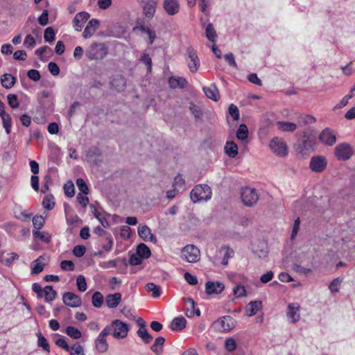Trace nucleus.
I'll return each mask as SVG.
<instances>
[{
  "label": "nucleus",
  "mask_w": 355,
  "mask_h": 355,
  "mask_svg": "<svg viewBox=\"0 0 355 355\" xmlns=\"http://www.w3.org/2000/svg\"><path fill=\"white\" fill-rule=\"evenodd\" d=\"M65 333L71 338L73 339H78L81 338L82 333L81 331L77 329L76 327H74L73 326H68L65 329Z\"/></svg>",
  "instance_id": "79ce46f5"
},
{
  "label": "nucleus",
  "mask_w": 355,
  "mask_h": 355,
  "mask_svg": "<svg viewBox=\"0 0 355 355\" xmlns=\"http://www.w3.org/2000/svg\"><path fill=\"white\" fill-rule=\"evenodd\" d=\"M262 307V303L261 301H252L250 302L245 309L246 315L248 317L254 315Z\"/></svg>",
  "instance_id": "bb28decb"
},
{
  "label": "nucleus",
  "mask_w": 355,
  "mask_h": 355,
  "mask_svg": "<svg viewBox=\"0 0 355 355\" xmlns=\"http://www.w3.org/2000/svg\"><path fill=\"white\" fill-rule=\"evenodd\" d=\"M138 234L144 241H150L153 243H157L156 236L152 233L151 230L146 225H140L138 227Z\"/></svg>",
  "instance_id": "aec40b11"
},
{
  "label": "nucleus",
  "mask_w": 355,
  "mask_h": 355,
  "mask_svg": "<svg viewBox=\"0 0 355 355\" xmlns=\"http://www.w3.org/2000/svg\"><path fill=\"white\" fill-rule=\"evenodd\" d=\"M55 343L58 347L62 348L66 352L69 350V346L64 338L58 336V338L55 340Z\"/></svg>",
  "instance_id": "680f3d73"
},
{
  "label": "nucleus",
  "mask_w": 355,
  "mask_h": 355,
  "mask_svg": "<svg viewBox=\"0 0 355 355\" xmlns=\"http://www.w3.org/2000/svg\"><path fill=\"white\" fill-rule=\"evenodd\" d=\"M146 289L148 292H151L154 297H158L161 295L160 287L153 283L147 284L146 285Z\"/></svg>",
  "instance_id": "a18cd8bd"
},
{
  "label": "nucleus",
  "mask_w": 355,
  "mask_h": 355,
  "mask_svg": "<svg viewBox=\"0 0 355 355\" xmlns=\"http://www.w3.org/2000/svg\"><path fill=\"white\" fill-rule=\"evenodd\" d=\"M100 21L96 19H92L89 21L83 33V37L85 39L90 38L98 28Z\"/></svg>",
  "instance_id": "5701e85b"
},
{
  "label": "nucleus",
  "mask_w": 355,
  "mask_h": 355,
  "mask_svg": "<svg viewBox=\"0 0 355 355\" xmlns=\"http://www.w3.org/2000/svg\"><path fill=\"white\" fill-rule=\"evenodd\" d=\"M225 153L232 158L238 155V146L234 141H227L225 146Z\"/></svg>",
  "instance_id": "72a5a7b5"
},
{
  "label": "nucleus",
  "mask_w": 355,
  "mask_h": 355,
  "mask_svg": "<svg viewBox=\"0 0 355 355\" xmlns=\"http://www.w3.org/2000/svg\"><path fill=\"white\" fill-rule=\"evenodd\" d=\"M45 223V219L42 216H35L33 218V230H40Z\"/></svg>",
  "instance_id": "09e8293b"
},
{
  "label": "nucleus",
  "mask_w": 355,
  "mask_h": 355,
  "mask_svg": "<svg viewBox=\"0 0 355 355\" xmlns=\"http://www.w3.org/2000/svg\"><path fill=\"white\" fill-rule=\"evenodd\" d=\"M158 3V0H141L144 16L151 19L155 16Z\"/></svg>",
  "instance_id": "1a4fd4ad"
},
{
  "label": "nucleus",
  "mask_w": 355,
  "mask_h": 355,
  "mask_svg": "<svg viewBox=\"0 0 355 355\" xmlns=\"http://www.w3.org/2000/svg\"><path fill=\"white\" fill-rule=\"evenodd\" d=\"M70 355H85L84 349L80 344L76 343L72 346H69V350L67 351Z\"/></svg>",
  "instance_id": "c03bdc74"
},
{
  "label": "nucleus",
  "mask_w": 355,
  "mask_h": 355,
  "mask_svg": "<svg viewBox=\"0 0 355 355\" xmlns=\"http://www.w3.org/2000/svg\"><path fill=\"white\" fill-rule=\"evenodd\" d=\"M49 258L46 256H40L37 259L31 263V273L36 275L44 270V266L49 263Z\"/></svg>",
  "instance_id": "4468645a"
},
{
  "label": "nucleus",
  "mask_w": 355,
  "mask_h": 355,
  "mask_svg": "<svg viewBox=\"0 0 355 355\" xmlns=\"http://www.w3.org/2000/svg\"><path fill=\"white\" fill-rule=\"evenodd\" d=\"M248 137V129L246 125L241 124L236 131V138L241 141H246Z\"/></svg>",
  "instance_id": "ea45409f"
},
{
  "label": "nucleus",
  "mask_w": 355,
  "mask_h": 355,
  "mask_svg": "<svg viewBox=\"0 0 355 355\" xmlns=\"http://www.w3.org/2000/svg\"><path fill=\"white\" fill-rule=\"evenodd\" d=\"M277 127L282 132H294L297 129V124L288 121H277Z\"/></svg>",
  "instance_id": "c85d7f7f"
},
{
  "label": "nucleus",
  "mask_w": 355,
  "mask_h": 355,
  "mask_svg": "<svg viewBox=\"0 0 355 355\" xmlns=\"http://www.w3.org/2000/svg\"><path fill=\"white\" fill-rule=\"evenodd\" d=\"M107 335V333L103 329L95 340V347L98 352L105 353L107 351L109 345L105 338Z\"/></svg>",
  "instance_id": "6ab92c4d"
},
{
  "label": "nucleus",
  "mask_w": 355,
  "mask_h": 355,
  "mask_svg": "<svg viewBox=\"0 0 355 355\" xmlns=\"http://www.w3.org/2000/svg\"><path fill=\"white\" fill-rule=\"evenodd\" d=\"M214 326L220 331L228 332L235 327L236 321L231 316L227 315L215 321Z\"/></svg>",
  "instance_id": "6e6552de"
},
{
  "label": "nucleus",
  "mask_w": 355,
  "mask_h": 355,
  "mask_svg": "<svg viewBox=\"0 0 355 355\" xmlns=\"http://www.w3.org/2000/svg\"><path fill=\"white\" fill-rule=\"evenodd\" d=\"M0 117L1 118L3 126L5 128L6 133L9 135L11 132L12 128V119L10 115L5 111L0 113Z\"/></svg>",
  "instance_id": "2f4dec72"
},
{
  "label": "nucleus",
  "mask_w": 355,
  "mask_h": 355,
  "mask_svg": "<svg viewBox=\"0 0 355 355\" xmlns=\"http://www.w3.org/2000/svg\"><path fill=\"white\" fill-rule=\"evenodd\" d=\"M7 100L8 105L13 109L19 107V101L17 95L13 94H10L7 96Z\"/></svg>",
  "instance_id": "4d7b16f0"
},
{
  "label": "nucleus",
  "mask_w": 355,
  "mask_h": 355,
  "mask_svg": "<svg viewBox=\"0 0 355 355\" xmlns=\"http://www.w3.org/2000/svg\"><path fill=\"white\" fill-rule=\"evenodd\" d=\"M327 161L325 157L321 155L314 156L311 159L309 167L315 173H321L327 167Z\"/></svg>",
  "instance_id": "f8f14e48"
},
{
  "label": "nucleus",
  "mask_w": 355,
  "mask_h": 355,
  "mask_svg": "<svg viewBox=\"0 0 355 355\" xmlns=\"http://www.w3.org/2000/svg\"><path fill=\"white\" fill-rule=\"evenodd\" d=\"M76 285H77L78 289L81 292H84L87 290V286L86 280H85V278L84 276L79 275L77 277Z\"/></svg>",
  "instance_id": "6e6d98bb"
},
{
  "label": "nucleus",
  "mask_w": 355,
  "mask_h": 355,
  "mask_svg": "<svg viewBox=\"0 0 355 355\" xmlns=\"http://www.w3.org/2000/svg\"><path fill=\"white\" fill-rule=\"evenodd\" d=\"M76 185L80 191L79 193H84V194L88 193L89 189H88V187L83 179L78 178L76 180Z\"/></svg>",
  "instance_id": "13d9d810"
},
{
  "label": "nucleus",
  "mask_w": 355,
  "mask_h": 355,
  "mask_svg": "<svg viewBox=\"0 0 355 355\" xmlns=\"http://www.w3.org/2000/svg\"><path fill=\"white\" fill-rule=\"evenodd\" d=\"M342 279L340 277L335 278L329 284V288L332 293H338L340 291Z\"/></svg>",
  "instance_id": "de8ad7c7"
},
{
  "label": "nucleus",
  "mask_w": 355,
  "mask_h": 355,
  "mask_svg": "<svg viewBox=\"0 0 355 355\" xmlns=\"http://www.w3.org/2000/svg\"><path fill=\"white\" fill-rule=\"evenodd\" d=\"M60 268L65 271H73L74 270V264L71 261L64 260L60 263Z\"/></svg>",
  "instance_id": "69168bd1"
},
{
  "label": "nucleus",
  "mask_w": 355,
  "mask_h": 355,
  "mask_svg": "<svg viewBox=\"0 0 355 355\" xmlns=\"http://www.w3.org/2000/svg\"><path fill=\"white\" fill-rule=\"evenodd\" d=\"M120 236L124 240H128L131 236V229L127 225H123L120 229Z\"/></svg>",
  "instance_id": "bf43d9fd"
},
{
  "label": "nucleus",
  "mask_w": 355,
  "mask_h": 355,
  "mask_svg": "<svg viewBox=\"0 0 355 355\" xmlns=\"http://www.w3.org/2000/svg\"><path fill=\"white\" fill-rule=\"evenodd\" d=\"M165 342V339L164 337H158L155 339L154 344L152 345V350L157 354V355H160L163 350V345Z\"/></svg>",
  "instance_id": "58836bf2"
},
{
  "label": "nucleus",
  "mask_w": 355,
  "mask_h": 355,
  "mask_svg": "<svg viewBox=\"0 0 355 355\" xmlns=\"http://www.w3.org/2000/svg\"><path fill=\"white\" fill-rule=\"evenodd\" d=\"M225 285L220 282L209 281L205 284V291L208 295H217L223 291Z\"/></svg>",
  "instance_id": "412c9836"
},
{
  "label": "nucleus",
  "mask_w": 355,
  "mask_h": 355,
  "mask_svg": "<svg viewBox=\"0 0 355 355\" xmlns=\"http://www.w3.org/2000/svg\"><path fill=\"white\" fill-rule=\"evenodd\" d=\"M55 33L51 27H48L44 31V38L46 42H53L55 40Z\"/></svg>",
  "instance_id": "5fc2aeb1"
},
{
  "label": "nucleus",
  "mask_w": 355,
  "mask_h": 355,
  "mask_svg": "<svg viewBox=\"0 0 355 355\" xmlns=\"http://www.w3.org/2000/svg\"><path fill=\"white\" fill-rule=\"evenodd\" d=\"M136 252L138 253V256L143 257L146 259H148L151 255L150 248L143 243H139L137 246Z\"/></svg>",
  "instance_id": "c9c22d12"
},
{
  "label": "nucleus",
  "mask_w": 355,
  "mask_h": 355,
  "mask_svg": "<svg viewBox=\"0 0 355 355\" xmlns=\"http://www.w3.org/2000/svg\"><path fill=\"white\" fill-rule=\"evenodd\" d=\"M185 313L188 317H193L195 314L200 315V312L198 309H196L195 302L193 299L188 298L186 301Z\"/></svg>",
  "instance_id": "cd10ccee"
},
{
  "label": "nucleus",
  "mask_w": 355,
  "mask_h": 355,
  "mask_svg": "<svg viewBox=\"0 0 355 355\" xmlns=\"http://www.w3.org/2000/svg\"><path fill=\"white\" fill-rule=\"evenodd\" d=\"M89 17L90 15L87 12L83 11L77 13L73 19V26L75 30L78 32L81 31L84 24Z\"/></svg>",
  "instance_id": "a211bd4d"
},
{
  "label": "nucleus",
  "mask_w": 355,
  "mask_h": 355,
  "mask_svg": "<svg viewBox=\"0 0 355 355\" xmlns=\"http://www.w3.org/2000/svg\"><path fill=\"white\" fill-rule=\"evenodd\" d=\"M238 346L237 340L234 337H228L225 340L224 347L227 352H233Z\"/></svg>",
  "instance_id": "4c0bfd02"
},
{
  "label": "nucleus",
  "mask_w": 355,
  "mask_h": 355,
  "mask_svg": "<svg viewBox=\"0 0 355 355\" xmlns=\"http://www.w3.org/2000/svg\"><path fill=\"white\" fill-rule=\"evenodd\" d=\"M209 3V0H199V7L200 8V10L206 15H209V11L208 9Z\"/></svg>",
  "instance_id": "338daca9"
},
{
  "label": "nucleus",
  "mask_w": 355,
  "mask_h": 355,
  "mask_svg": "<svg viewBox=\"0 0 355 355\" xmlns=\"http://www.w3.org/2000/svg\"><path fill=\"white\" fill-rule=\"evenodd\" d=\"M187 321L183 317L174 318L171 323V329L174 331H182L186 327Z\"/></svg>",
  "instance_id": "473e14b6"
},
{
  "label": "nucleus",
  "mask_w": 355,
  "mask_h": 355,
  "mask_svg": "<svg viewBox=\"0 0 355 355\" xmlns=\"http://www.w3.org/2000/svg\"><path fill=\"white\" fill-rule=\"evenodd\" d=\"M103 303V295L98 292H95L92 295V304L94 307L100 308Z\"/></svg>",
  "instance_id": "49530a36"
},
{
  "label": "nucleus",
  "mask_w": 355,
  "mask_h": 355,
  "mask_svg": "<svg viewBox=\"0 0 355 355\" xmlns=\"http://www.w3.org/2000/svg\"><path fill=\"white\" fill-rule=\"evenodd\" d=\"M211 189L207 184L196 185L190 193V198L193 203L207 201L211 198Z\"/></svg>",
  "instance_id": "f03ea898"
},
{
  "label": "nucleus",
  "mask_w": 355,
  "mask_h": 355,
  "mask_svg": "<svg viewBox=\"0 0 355 355\" xmlns=\"http://www.w3.org/2000/svg\"><path fill=\"white\" fill-rule=\"evenodd\" d=\"M62 301L66 306L73 308L79 307L82 304L80 297L72 292L64 293L62 295Z\"/></svg>",
  "instance_id": "dca6fc26"
},
{
  "label": "nucleus",
  "mask_w": 355,
  "mask_h": 355,
  "mask_svg": "<svg viewBox=\"0 0 355 355\" xmlns=\"http://www.w3.org/2000/svg\"><path fill=\"white\" fill-rule=\"evenodd\" d=\"M228 112L234 121L239 119V108L234 104L229 106Z\"/></svg>",
  "instance_id": "052dcab7"
},
{
  "label": "nucleus",
  "mask_w": 355,
  "mask_h": 355,
  "mask_svg": "<svg viewBox=\"0 0 355 355\" xmlns=\"http://www.w3.org/2000/svg\"><path fill=\"white\" fill-rule=\"evenodd\" d=\"M37 345L39 347H42L47 352H50V347L46 339L43 336L41 333L37 334Z\"/></svg>",
  "instance_id": "8fccbe9b"
},
{
  "label": "nucleus",
  "mask_w": 355,
  "mask_h": 355,
  "mask_svg": "<svg viewBox=\"0 0 355 355\" xmlns=\"http://www.w3.org/2000/svg\"><path fill=\"white\" fill-rule=\"evenodd\" d=\"M232 282L235 284L232 289L233 294L235 297L239 298L246 296V290L244 286L241 285V282H246L248 278L241 274H232L230 275Z\"/></svg>",
  "instance_id": "39448f33"
},
{
  "label": "nucleus",
  "mask_w": 355,
  "mask_h": 355,
  "mask_svg": "<svg viewBox=\"0 0 355 355\" xmlns=\"http://www.w3.org/2000/svg\"><path fill=\"white\" fill-rule=\"evenodd\" d=\"M121 294L120 293H115L109 294L105 297V304L110 309L116 308L121 301Z\"/></svg>",
  "instance_id": "393cba45"
},
{
  "label": "nucleus",
  "mask_w": 355,
  "mask_h": 355,
  "mask_svg": "<svg viewBox=\"0 0 355 355\" xmlns=\"http://www.w3.org/2000/svg\"><path fill=\"white\" fill-rule=\"evenodd\" d=\"M252 250L253 254L259 259H265L268 254L267 243L263 240L257 241L252 243Z\"/></svg>",
  "instance_id": "ddd939ff"
},
{
  "label": "nucleus",
  "mask_w": 355,
  "mask_h": 355,
  "mask_svg": "<svg viewBox=\"0 0 355 355\" xmlns=\"http://www.w3.org/2000/svg\"><path fill=\"white\" fill-rule=\"evenodd\" d=\"M162 6L166 13L170 16L180 12V4L178 0H164Z\"/></svg>",
  "instance_id": "f3484780"
},
{
  "label": "nucleus",
  "mask_w": 355,
  "mask_h": 355,
  "mask_svg": "<svg viewBox=\"0 0 355 355\" xmlns=\"http://www.w3.org/2000/svg\"><path fill=\"white\" fill-rule=\"evenodd\" d=\"M168 83L171 87H184L187 85V80L182 77H171L168 80Z\"/></svg>",
  "instance_id": "f704fd0d"
},
{
  "label": "nucleus",
  "mask_w": 355,
  "mask_h": 355,
  "mask_svg": "<svg viewBox=\"0 0 355 355\" xmlns=\"http://www.w3.org/2000/svg\"><path fill=\"white\" fill-rule=\"evenodd\" d=\"M207 38L211 42L215 43L217 40L216 31L211 23H209L205 28Z\"/></svg>",
  "instance_id": "e433bc0d"
},
{
  "label": "nucleus",
  "mask_w": 355,
  "mask_h": 355,
  "mask_svg": "<svg viewBox=\"0 0 355 355\" xmlns=\"http://www.w3.org/2000/svg\"><path fill=\"white\" fill-rule=\"evenodd\" d=\"M48 69L53 76H58L60 73V68L55 62H49Z\"/></svg>",
  "instance_id": "774afa93"
},
{
  "label": "nucleus",
  "mask_w": 355,
  "mask_h": 355,
  "mask_svg": "<svg viewBox=\"0 0 355 355\" xmlns=\"http://www.w3.org/2000/svg\"><path fill=\"white\" fill-rule=\"evenodd\" d=\"M104 329L113 336L114 338L121 340L125 338L130 331V325L120 320H114L106 326Z\"/></svg>",
  "instance_id": "f257e3e1"
},
{
  "label": "nucleus",
  "mask_w": 355,
  "mask_h": 355,
  "mask_svg": "<svg viewBox=\"0 0 355 355\" xmlns=\"http://www.w3.org/2000/svg\"><path fill=\"white\" fill-rule=\"evenodd\" d=\"M269 148L277 157H285L288 154V147L285 140L281 137H274L269 142Z\"/></svg>",
  "instance_id": "7ed1b4c3"
},
{
  "label": "nucleus",
  "mask_w": 355,
  "mask_h": 355,
  "mask_svg": "<svg viewBox=\"0 0 355 355\" xmlns=\"http://www.w3.org/2000/svg\"><path fill=\"white\" fill-rule=\"evenodd\" d=\"M106 53V50L103 46L94 44L87 51L86 56L89 60H98L103 58Z\"/></svg>",
  "instance_id": "9b49d317"
},
{
  "label": "nucleus",
  "mask_w": 355,
  "mask_h": 355,
  "mask_svg": "<svg viewBox=\"0 0 355 355\" xmlns=\"http://www.w3.org/2000/svg\"><path fill=\"white\" fill-rule=\"evenodd\" d=\"M16 83V78L10 73H4L1 78V83L6 89L12 88Z\"/></svg>",
  "instance_id": "c756f323"
},
{
  "label": "nucleus",
  "mask_w": 355,
  "mask_h": 355,
  "mask_svg": "<svg viewBox=\"0 0 355 355\" xmlns=\"http://www.w3.org/2000/svg\"><path fill=\"white\" fill-rule=\"evenodd\" d=\"M320 141L327 146H332L336 143V135L329 128L323 130L319 136Z\"/></svg>",
  "instance_id": "4be33fe9"
},
{
  "label": "nucleus",
  "mask_w": 355,
  "mask_h": 355,
  "mask_svg": "<svg viewBox=\"0 0 355 355\" xmlns=\"http://www.w3.org/2000/svg\"><path fill=\"white\" fill-rule=\"evenodd\" d=\"M42 205L44 208L48 210H51L54 207L55 202L53 198L51 196H46L44 198L42 201Z\"/></svg>",
  "instance_id": "864d4df0"
},
{
  "label": "nucleus",
  "mask_w": 355,
  "mask_h": 355,
  "mask_svg": "<svg viewBox=\"0 0 355 355\" xmlns=\"http://www.w3.org/2000/svg\"><path fill=\"white\" fill-rule=\"evenodd\" d=\"M311 148L310 142L308 140L303 141L297 146V153L300 155L302 157H304L307 155L309 150Z\"/></svg>",
  "instance_id": "a19ab883"
},
{
  "label": "nucleus",
  "mask_w": 355,
  "mask_h": 355,
  "mask_svg": "<svg viewBox=\"0 0 355 355\" xmlns=\"http://www.w3.org/2000/svg\"><path fill=\"white\" fill-rule=\"evenodd\" d=\"M203 92L207 98L214 101H218L220 98L218 89L215 85H211L209 87H204Z\"/></svg>",
  "instance_id": "a878e982"
},
{
  "label": "nucleus",
  "mask_w": 355,
  "mask_h": 355,
  "mask_svg": "<svg viewBox=\"0 0 355 355\" xmlns=\"http://www.w3.org/2000/svg\"><path fill=\"white\" fill-rule=\"evenodd\" d=\"M57 296V292L51 286H46L43 288L42 297L46 302H51Z\"/></svg>",
  "instance_id": "7c9ffc66"
},
{
  "label": "nucleus",
  "mask_w": 355,
  "mask_h": 355,
  "mask_svg": "<svg viewBox=\"0 0 355 355\" xmlns=\"http://www.w3.org/2000/svg\"><path fill=\"white\" fill-rule=\"evenodd\" d=\"M233 251L227 247H222L217 250L216 255L212 258L213 263L218 266L220 263L226 266L228 260L232 257Z\"/></svg>",
  "instance_id": "0eeeda50"
},
{
  "label": "nucleus",
  "mask_w": 355,
  "mask_h": 355,
  "mask_svg": "<svg viewBox=\"0 0 355 355\" xmlns=\"http://www.w3.org/2000/svg\"><path fill=\"white\" fill-rule=\"evenodd\" d=\"M24 45L27 49H33L35 45V40L31 35H27L24 41Z\"/></svg>",
  "instance_id": "e2e57ef3"
},
{
  "label": "nucleus",
  "mask_w": 355,
  "mask_h": 355,
  "mask_svg": "<svg viewBox=\"0 0 355 355\" xmlns=\"http://www.w3.org/2000/svg\"><path fill=\"white\" fill-rule=\"evenodd\" d=\"M241 198L244 205L252 207L257 203L259 195L254 188L245 187L241 189Z\"/></svg>",
  "instance_id": "20e7f679"
},
{
  "label": "nucleus",
  "mask_w": 355,
  "mask_h": 355,
  "mask_svg": "<svg viewBox=\"0 0 355 355\" xmlns=\"http://www.w3.org/2000/svg\"><path fill=\"white\" fill-rule=\"evenodd\" d=\"M301 306L298 303H290L287 306L286 316L292 323H297L300 320Z\"/></svg>",
  "instance_id": "2eb2a0df"
},
{
  "label": "nucleus",
  "mask_w": 355,
  "mask_h": 355,
  "mask_svg": "<svg viewBox=\"0 0 355 355\" xmlns=\"http://www.w3.org/2000/svg\"><path fill=\"white\" fill-rule=\"evenodd\" d=\"M33 234L35 238L39 239L40 240L47 243L50 242L51 239L49 233L46 232H40V230H33Z\"/></svg>",
  "instance_id": "37998d69"
},
{
  "label": "nucleus",
  "mask_w": 355,
  "mask_h": 355,
  "mask_svg": "<svg viewBox=\"0 0 355 355\" xmlns=\"http://www.w3.org/2000/svg\"><path fill=\"white\" fill-rule=\"evenodd\" d=\"M353 155V150L348 144H340L335 148V155L339 160H347Z\"/></svg>",
  "instance_id": "9d476101"
},
{
  "label": "nucleus",
  "mask_w": 355,
  "mask_h": 355,
  "mask_svg": "<svg viewBox=\"0 0 355 355\" xmlns=\"http://www.w3.org/2000/svg\"><path fill=\"white\" fill-rule=\"evenodd\" d=\"M188 53L189 56L187 62L189 68L191 72L195 73L198 71L200 67L199 59L196 53L193 50L189 51Z\"/></svg>",
  "instance_id": "b1692460"
},
{
  "label": "nucleus",
  "mask_w": 355,
  "mask_h": 355,
  "mask_svg": "<svg viewBox=\"0 0 355 355\" xmlns=\"http://www.w3.org/2000/svg\"><path fill=\"white\" fill-rule=\"evenodd\" d=\"M181 257L189 263H197L200 259V251L194 245H187L182 249Z\"/></svg>",
  "instance_id": "423d86ee"
},
{
  "label": "nucleus",
  "mask_w": 355,
  "mask_h": 355,
  "mask_svg": "<svg viewBox=\"0 0 355 355\" xmlns=\"http://www.w3.org/2000/svg\"><path fill=\"white\" fill-rule=\"evenodd\" d=\"M64 190L66 196H67L68 197L71 198L74 196V185L71 182H69L67 184H64Z\"/></svg>",
  "instance_id": "0e129e2a"
},
{
  "label": "nucleus",
  "mask_w": 355,
  "mask_h": 355,
  "mask_svg": "<svg viewBox=\"0 0 355 355\" xmlns=\"http://www.w3.org/2000/svg\"><path fill=\"white\" fill-rule=\"evenodd\" d=\"M137 334L146 343H149L153 339L145 327H140L137 331Z\"/></svg>",
  "instance_id": "603ef678"
},
{
  "label": "nucleus",
  "mask_w": 355,
  "mask_h": 355,
  "mask_svg": "<svg viewBox=\"0 0 355 355\" xmlns=\"http://www.w3.org/2000/svg\"><path fill=\"white\" fill-rule=\"evenodd\" d=\"M146 259L143 257L138 256V253L135 251L129 259V263L131 266H138L142 263L143 261Z\"/></svg>",
  "instance_id": "3c124183"
}]
</instances>
